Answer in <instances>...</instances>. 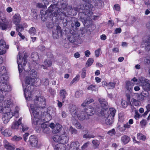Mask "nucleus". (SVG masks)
<instances>
[{
  "label": "nucleus",
  "mask_w": 150,
  "mask_h": 150,
  "mask_svg": "<svg viewBox=\"0 0 150 150\" xmlns=\"http://www.w3.org/2000/svg\"><path fill=\"white\" fill-rule=\"evenodd\" d=\"M28 73L29 76L26 77L25 80V84L23 85V88L25 98L29 100L32 98L31 91V84L34 81V79L37 76V73L34 69L29 70Z\"/></svg>",
  "instance_id": "nucleus-1"
},
{
  "label": "nucleus",
  "mask_w": 150,
  "mask_h": 150,
  "mask_svg": "<svg viewBox=\"0 0 150 150\" xmlns=\"http://www.w3.org/2000/svg\"><path fill=\"white\" fill-rule=\"evenodd\" d=\"M34 102L35 104H31L30 107L34 117H38L39 109L43 108L45 106V99L42 96L38 97L36 96Z\"/></svg>",
  "instance_id": "nucleus-2"
},
{
  "label": "nucleus",
  "mask_w": 150,
  "mask_h": 150,
  "mask_svg": "<svg viewBox=\"0 0 150 150\" xmlns=\"http://www.w3.org/2000/svg\"><path fill=\"white\" fill-rule=\"evenodd\" d=\"M13 103L10 100L2 101L0 104V113H6L11 112Z\"/></svg>",
  "instance_id": "nucleus-3"
},
{
  "label": "nucleus",
  "mask_w": 150,
  "mask_h": 150,
  "mask_svg": "<svg viewBox=\"0 0 150 150\" xmlns=\"http://www.w3.org/2000/svg\"><path fill=\"white\" fill-rule=\"evenodd\" d=\"M96 111V114L99 116H104L106 117L107 115H108L114 118L116 110L114 108H110L109 111L107 112L106 109H102L101 108L98 109L97 108Z\"/></svg>",
  "instance_id": "nucleus-4"
},
{
  "label": "nucleus",
  "mask_w": 150,
  "mask_h": 150,
  "mask_svg": "<svg viewBox=\"0 0 150 150\" xmlns=\"http://www.w3.org/2000/svg\"><path fill=\"white\" fill-rule=\"evenodd\" d=\"M69 111L72 116L75 118H77L81 120H83L86 118L85 115H83L85 114L84 112L79 111L75 105H72L70 106Z\"/></svg>",
  "instance_id": "nucleus-5"
},
{
  "label": "nucleus",
  "mask_w": 150,
  "mask_h": 150,
  "mask_svg": "<svg viewBox=\"0 0 150 150\" xmlns=\"http://www.w3.org/2000/svg\"><path fill=\"white\" fill-rule=\"evenodd\" d=\"M56 4L53 5H51L48 8V9L45 12V15L48 16V15H51L52 13H54V16L55 15V12H56V10L58 9V7H57Z\"/></svg>",
  "instance_id": "nucleus-6"
},
{
  "label": "nucleus",
  "mask_w": 150,
  "mask_h": 150,
  "mask_svg": "<svg viewBox=\"0 0 150 150\" xmlns=\"http://www.w3.org/2000/svg\"><path fill=\"white\" fill-rule=\"evenodd\" d=\"M61 34V28L59 25H57L56 29L52 30V35L54 39H57Z\"/></svg>",
  "instance_id": "nucleus-7"
},
{
  "label": "nucleus",
  "mask_w": 150,
  "mask_h": 150,
  "mask_svg": "<svg viewBox=\"0 0 150 150\" xmlns=\"http://www.w3.org/2000/svg\"><path fill=\"white\" fill-rule=\"evenodd\" d=\"M29 142L33 147H35L37 145L38 139L36 137L35 135H31L30 136Z\"/></svg>",
  "instance_id": "nucleus-8"
},
{
  "label": "nucleus",
  "mask_w": 150,
  "mask_h": 150,
  "mask_svg": "<svg viewBox=\"0 0 150 150\" xmlns=\"http://www.w3.org/2000/svg\"><path fill=\"white\" fill-rule=\"evenodd\" d=\"M13 116V113L11 112L5 113L3 118L4 123L5 124L7 123Z\"/></svg>",
  "instance_id": "nucleus-9"
},
{
  "label": "nucleus",
  "mask_w": 150,
  "mask_h": 150,
  "mask_svg": "<svg viewBox=\"0 0 150 150\" xmlns=\"http://www.w3.org/2000/svg\"><path fill=\"white\" fill-rule=\"evenodd\" d=\"M21 17L19 14H15L13 17L12 21L13 23L16 25H18L20 22Z\"/></svg>",
  "instance_id": "nucleus-10"
},
{
  "label": "nucleus",
  "mask_w": 150,
  "mask_h": 150,
  "mask_svg": "<svg viewBox=\"0 0 150 150\" xmlns=\"http://www.w3.org/2000/svg\"><path fill=\"white\" fill-rule=\"evenodd\" d=\"M21 54L19 52L18 55L17 59V63L18 64V69L19 73L22 72V65L21 63L22 62V57L21 56Z\"/></svg>",
  "instance_id": "nucleus-11"
},
{
  "label": "nucleus",
  "mask_w": 150,
  "mask_h": 150,
  "mask_svg": "<svg viewBox=\"0 0 150 150\" xmlns=\"http://www.w3.org/2000/svg\"><path fill=\"white\" fill-rule=\"evenodd\" d=\"M99 101L101 105V106L100 107L99 105H97L96 106V109L97 108L98 109L99 108H102L103 109H106L107 108H103V107H106L108 105V103L107 101L104 99L103 98H100L99 99Z\"/></svg>",
  "instance_id": "nucleus-12"
},
{
  "label": "nucleus",
  "mask_w": 150,
  "mask_h": 150,
  "mask_svg": "<svg viewBox=\"0 0 150 150\" xmlns=\"http://www.w3.org/2000/svg\"><path fill=\"white\" fill-rule=\"evenodd\" d=\"M95 112H96V110H95L93 108L88 107L85 112L82 111V112H84L85 114L83 115H85L86 118V115H92Z\"/></svg>",
  "instance_id": "nucleus-13"
},
{
  "label": "nucleus",
  "mask_w": 150,
  "mask_h": 150,
  "mask_svg": "<svg viewBox=\"0 0 150 150\" xmlns=\"http://www.w3.org/2000/svg\"><path fill=\"white\" fill-rule=\"evenodd\" d=\"M22 119V117H21L18 119V121L13 122L11 125V128L14 129H18L19 128V126L21 124V121Z\"/></svg>",
  "instance_id": "nucleus-14"
},
{
  "label": "nucleus",
  "mask_w": 150,
  "mask_h": 150,
  "mask_svg": "<svg viewBox=\"0 0 150 150\" xmlns=\"http://www.w3.org/2000/svg\"><path fill=\"white\" fill-rule=\"evenodd\" d=\"M80 145L79 142L77 141L72 142L70 145V150H80L79 147Z\"/></svg>",
  "instance_id": "nucleus-15"
},
{
  "label": "nucleus",
  "mask_w": 150,
  "mask_h": 150,
  "mask_svg": "<svg viewBox=\"0 0 150 150\" xmlns=\"http://www.w3.org/2000/svg\"><path fill=\"white\" fill-rule=\"evenodd\" d=\"M6 43L4 41L2 40H0V55L4 54L6 51L3 50L6 46Z\"/></svg>",
  "instance_id": "nucleus-16"
},
{
  "label": "nucleus",
  "mask_w": 150,
  "mask_h": 150,
  "mask_svg": "<svg viewBox=\"0 0 150 150\" xmlns=\"http://www.w3.org/2000/svg\"><path fill=\"white\" fill-rule=\"evenodd\" d=\"M60 144H64L67 143L69 141V137L66 134L60 136Z\"/></svg>",
  "instance_id": "nucleus-17"
},
{
  "label": "nucleus",
  "mask_w": 150,
  "mask_h": 150,
  "mask_svg": "<svg viewBox=\"0 0 150 150\" xmlns=\"http://www.w3.org/2000/svg\"><path fill=\"white\" fill-rule=\"evenodd\" d=\"M1 88L6 92L11 90V86L7 82L1 84Z\"/></svg>",
  "instance_id": "nucleus-18"
},
{
  "label": "nucleus",
  "mask_w": 150,
  "mask_h": 150,
  "mask_svg": "<svg viewBox=\"0 0 150 150\" xmlns=\"http://www.w3.org/2000/svg\"><path fill=\"white\" fill-rule=\"evenodd\" d=\"M134 85V83L129 81H127L126 82L125 88L127 90L131 92Z\"/></svg>",
  "instance_id": "nucleus-19"
},
{
  "label": "nucleus",
  "mask_w": 150,
  "mask_h": 150,
  "mask_svg": "<svg viewBox=\"0 0 150 150\" xmlns=\"http://www.w3.org/2000/svg\"><path fill=\"white\" fill-rule=\"evenodd\" d=\"M44 64L46 66L44 65L41 66V68H42L44 69H46L47 68V67H49L52 64V62L49 59H46L44 61Z\"/></svg>",
  "instance_id": "nucleus-20"
},
{
  "label": "nucleus",
  "mask_w": 150,
  "mask_h": 150,
  "mask_svg": "<svg viewBox=\"0 0 150 150\" xmlns=\"http://www.w3.org/2000/svg\"><path fill=\"white\" fill-rule=\"evenodd\" d=\"M140 85L142 86V87L145 88V85H146L147 83H149V80L142 77H140L139 78Z\"/></svg>",
  "instance_id": "nucleus-21"
},
{
  "label": "nucleus",
  "mask_w": 150,
  "mask_h": 150,
  "mask_svg": "<svg viewBox=\"0 0 150 150\" xmlns=\"http://www.w3.org/2000/svg\"><path fill=\"white\" fill-rule=\"evenodd\" d=\"M28 57L27 54L25 53L24 54V56L23 57V59H24V63L23 64V68L24 69L25 71H28V67H29V64L26 61V59Z\"/></svg>",
  "instance_id": "nucleus-22"
},
{
  "label": "nucleus",
  "mask_w": 150,
  "mask_h": 150,
  "mask_svg": "<svg viewBox=\"0 0 150 150\" xmlns=\"http://www.w3.org/2000/svg\"><path fill=\"white\" fill-rule=\"evenodd\" d=\"M59 94L60 98L62 100V103H64L66 98V96L67 95V93L65 90L64 88L62 89L60 91Z\"/></svg>",
  "instance_id": "nucleus-23"
},
{
  "label": "nucleus",
  "mask_w": 150,
  "mask_h": 150,
  "mask_svg": "<svg viewBox=\"0 0 150 150\" xmlns=\"http://www.w3.org/2000/svg\"><path fill=\"white\" fill-rule=\"evenodd\" d=\"M4 147L8 150H13L14 148L13 146L10 143H8L6 140L4 141Z\"/></svg>",
  "instance_id": "nucleus-24"
},
{
  "label": "nucleus",
  "mask_w": 150,
  "mask_h": 150,
  "mask_svg": "<svg viewBox=\"0 0 150 150\" xmlns=\"http://www.w3.org/2000/svg\"><path fill=\"white\" fill-rule=\"evenodd\" d=\"M8 77L6 74L2 75L0 76V83L1 84L7 82Z\"/></svg>",
  "instance_id": "nucleus-25"
},
{
  "label": "nucleus",
  "mask_w": 150,
  "mask_h": 150,
  "mask_svg": "<svg viewBox=\"0 0 150 150\" xmlns=\"http://www.w3.org/2000/svg\"><path fill=\"white\" fill-rule=\"evenodd\" d=\"M107 118L105 120V123L108 125H110L112 124L113 122V117H112L108 115H107Z\"/></svg>",
  "instance_id": "nucleus-26"
},
{
  "label": "nucleus",
  "mask_w": 150,
  "mask_h": 150,
  "mask_svg": "<svg viewBox=\"0 0 150 150\" xmlns=\"http://www.w3.org/2000/svg\"><path fill=\"white\" fill-rule=\"evenodd\" d=\"M54 149L55 150H65L66 148L64 144H58L55 146Z\"/></svg>",
  "instance_id": "nucleus-27"
},
{
  "label": "nucleus",
  "mask_w": 150,
  "mask_h": 150,
  "mask_svg": "<svg viewBox=\"0 0 150 150\" xmlns=\"http://www.w3.org/2000/svg\"><path fill=\"white\" fill-rule=\"evenodd\" d=\"M121 140L125 144L127 143L130 140V138L127 135H124L122 137Z\"/></svg>",
  "instance_id": "nucleus-28"
},
{
  "label": "nucleus",
  "mask_w": 150,
  "mask_h": 150,
  "mask_svg": "<svg viewBox=\"0 0 150 150\" xmlns=\"http://www.w3.org/2000/svg\"><path fill=\"white\" fill-rule=\"evenodd\" d=\"M33 124L35 125H38L40 124V120L38 117H34L32 119Z\"/></svg>",
  "instance_id": "nucleus-29"
},
{
  "label": "nucleus",
  "mask_w": 150,
  "mask_h": 150,
  "mask_svg": "<svg viewBox=\"0 0 150 150\" xmlns=\"http://www.w3.org/2000/svg\"><path fill=\"white\" fill-rule=\"evenodd\" d=\"M95 5L96 7L100 8L103 7V2L102 1L97 0L96 2Z\"/></svg>",
  "instance_id": "nucleus-30"
},
{
  "label": "nucleus",
  "mask_w": 150,
  "mask_h": 150,
  "mask_svg": "<svg viewBox=\"0 0 150 150\" xmlns=\"http://www.w3.org/2000/svg\"><path fill=\"white\" fill-rule=\"evenodd\" d=\"M31 56L33 60L35 62H36L38 59V54L37 52L32 53Z\"/></svg>",
  "instance_id": "nucleus-31"
},
{
  "label": "nucleus",
  "mask_w": 150,
  "mask_h": 150,
  "mask_svg": "<svg viewBox=\"0 0 150 150\" xmlns=\"http://www.w3.org/2000/svg\"><path fill=\"white\" fill-rule=\"evenodd\" d=\"M43 3L45 4V5H43L42 3H38L36 4V6L37 7L39 8H45V6L47 4H45V2H47V4L48 2L46 0H44L43 1Z\"/></svg>",
  "instance_id": "nucleus-32"
},
{
  "label": "nucleus",
  "mask_w": 150,
  "mask_h": 150,
  "mask_svg": "<svg viewBox=\"0 0 150 150\" xmlns=\"http://www.w3.org/2000/svg\"><path fill=\"white\" fill-rule=\"evenodd\" d=\"M93 144V146L95 149L97 148L99 146L100 142L97 140H93L92 141Z\"/></svg>",
  "instance_id": "nucleus-33"
},
{
  "label": "nucleus",
  "mask_w": 150,
  "mask_h": 150,
  "mask_svg": "<svg viewBox=\"0 0 150 150\" xmlns=\"http://www.w3.org/2000/svg\"><path fill=\"white\" fill-rule=\"evenodd\" d=\"M62 126L59 123H57L55 125V130L56 133L59 132L62 129Z\"/></svg>",
  "instance_id": "nucleus-34"
},
{
  "label": "nucleus",
  "mask_w": 150,
  "mask_h": 150,
  "mask_svg": "<svg viewBox=\"0 0 150 150\" xmlns=\"http://www.w3.org/2000/svg\"><path fill=\"white\" fill-rule=\"evenodd\" d=\"M11 130L8 129H6L3 132L4 135L6 137L10 136L11 135Z\"/></svg>",
  "instance_id": "nucleus-35"
},
{
  "label": "nucleus",
  "mask_w": 150,
  "mask_h": 150,
  "mask_svg": "<svg viewBox=\"0 0 150 150\" xmlns=\"http://www.w3.org/2000/svg\"><path fill=\"white\" fill-rule=\"evenodd\" d=\"M41 83L45 86L48 85L49 83V80L46 78H42L41 81Z\"/></svg>",
  "instance_id": "nucleus-36"
},
{
  "label": "nucleus",
  "mask_w": 150,
  "mask_h": 150,
  "mask_svg": "<svg viewBox=\"0 0 150 150\" xmlns=\"http://www.w3.org/2000/svg\"><path fill=\"white\" fill-rule=\"evenodd\" d=\"M36 32L35 28L34 27H31L29 30V33L31 35H34Z\"/></svg>",
  "instance_id": "nucleus-37"
},
{
  "label": "nucleus",
  "mask_w": 150,
  "mask_h": 150,
  "mask_svg": "<svg viewBox=\"0 0 150 150\" xmlns=\"http://www.w3.org/2000/svg\"><path fill=\"white\" fill-rule=\"evenodd\" d=\"M83 92L81 90H79L76 92L75 93V96L76 98H79L82 96Z\"/></svg>",
  "instance_id": "nucleus-38"
},
{
  "label": "nucleus",
  "mask_w": 150,
  "mask_h": 150,
  "mask_svg": "<svg viewBox=\"0 0 150 150\" xmlns=\"http://www.w3.org/2000/svg\"><path fill=\"white\" fill-rule=\"evenodd\" d=\"M73 124L77 129H81L82 127V126L80 124L76 121H74L73 122Z\"/></svg>",
  "instance_id": "nucleus-39"
},
{
  "label": "nucleus",
  "mask_w": 150,
  "mask_h": 150,
  "mask_svg": "<svg viewBox=\"0 0 150 150\" xmlns=\"http://www.w3.org/2000/svg\"><path fill=\"white\" fill-rule=\"evenodd\" d=\"M60 136L58 135H54L53 137V139L54 141L57 142H59L60 143Z\"/></svg>",
  "instance_id": "nucleus-40"
},
{
  "label": "nucleus",
  "mask_w": 150,
  "mask_h": 150,
  "mask_svg": "<svg viewBox=\"0 0 150 150\" xmlns=\"http://www.w3.org/2000/svg\"><path fill=\"white\" fill-rule=\"evenodd\" d=\"M137 138L139 139L145 140L146 138V137L145 136L143 135L141 133H139L137 134Z\"/></svg>",
  "instance_id": "nucleus-41"
},
{
  "label": "nucleus",
  "mask_w": 150,
  "mask_h": 150,
  "mask_svg": "<svg viewBox=\"0 0 150 150\" xmlns=\"http://www.w3.org/2000/svg\"><path fill=\"white\" fill-rule=\"evenodd\" d=\"M7 92L1 88L0 89V97L3 99H4V97L6 95Z\"/></svg>",
  "instance_id": "nucleus-42"
},
{
  "label": "nucleus",
  "mask_w": 150,
  "mask_h": 150,
  "mask_svg": "<svg viewBox=\"0 0 150 150\" xmlns=\"http://www.w3.org/2000/svg\"><path fill=\"white\" fill-rule=\"evenodd\" d=\"M93 60L92 58H89L87 61L86 64V67H88L91 66L93 62Z\"/></svg>",
  "instance_id": "nucleus-43"
},
{
  "label": "nucleus",
  "mask_w": 150,
  "mask_h": 150,
  "mask_svg": "<svg viewBox=\"0 0 150 150\" xmlns=\"http://www.w3.org/2000/svg\"><path fill=\"white\" fill-rule=\"evenodd\" d=\"M64 10L62 8H58V9L56 10V12H55V15L57 16L58 15H60L62 13H63L64 12Z\"/></svg>",
  "instance_id": "nucleus-44"
},
{
  "label": "nucleus",
  "mask_w": 150,
  "mask_h": 150,
  "mask_svg": "<svg viewBox=\"0 0 150 150\" xmlns=\"http://www.w3.org/2000/svg\"><path fill=\"white\" fill-rule=\"evenodd\" d=\"M147 121L144 119H143L140 122V125L142 128H144L147 123Z\"/></svg>",
  "instance_id": "nucleus-45"
},
{
  "label": "nucleus",
  "mask_w": 150,
  "mask_h": 150,
  "mask_svg": "<svg viewBox=\"0 0 150 150\" xmlns=\"http://www.w3.org/2000/svg\"><path fill=\"white\" fill-rule=\"evenodd\" d=\"M22 139V137L20 136H17L15 135L12 138V140L14 141H18Z\"/></svg>",
  "instance_id": "nucleus-46"
},
{
  "label": "nucleus",
  "mask_w": 150,
  "mask_h": 150,
  "mask_svg": "<svg viewBox=\"0 0 150 150\" xmlns=\"http://www.w3.org/2000/svg\"><path fill=\"white\" fill-rule=\"evenodd\" d=\"M141 117L142 116H141L138 113V110H135L134 115V118L136 120H137Z\"/></svg>",
  "instance_id": "nucleus-47"
},
{
  "label": "nucleus",
  "mask_w": 150,
  "mask_h": 150,
  "mask_svg": "<svg viewBox=\"0 0 150 150\" xmlns=\"http://www.w3.org/2000/svg\"><path fill=\"white\" fill-rule=\"evenodd\" d=\"M6 69L4 66L1 67L0 69V74L2 75L6 74Z\"/></svg>",
  "instance_id": "nucleus-48"
},
{
  "label": "nucleus",
  "mask_w": 150,
  "mask_h": 150,
  "mask_svg": "<svg viewBox=\"0 0 150 150\" xmlns=\"http://www.w3.org/2000/svg\"><path fill=\"white\" fill-rule=\"evenodd\" d=\"M19 110V109L18 107H16L15 108V110L14 115H13V116H14L16 117L17 118L19 117L18 111Z\"/></svg>",
  "instance_id": "nucleus-49"
},
{
  "label": "nucleus",
  "mask_w": 150,
  "mask_h": 150,
  "mask_svg": "<svg viewBox=\"0 0 150 150\" xmlns=\"http://www.w3.org/2000/svg\"><path fill=\"white\" fill-rule=\"evenodd\" d=\"M23 29V26L21 25H16V30L19 32L22 31Z\"/></svg>",
  "instance_id": "nucleus-50"
},
{
  "label": "nucleus",
  "mask_w": 150,
  "mask_h": 150,
  "mask_svg": "<svg viewBox=\"0 0 150 150\" xmlns=\"http://www.w3.org/2000/svg\"><path fill=\"white\" fill-rule=\"evenodd\" d=\"M69 40L71 42H74L76 41L75 37L74 35H71L69 38Z\"/></svg>",
  "instance_id": "nucleus-51"
},
{
  "label": "nucleus",
  "mask_w": 150,
  "mask_h": 150,
  "mask_svg": "<svg viewBox=\"0 0 150 150\" xmlns=\"http://www.w3.org/2000/svg\"><path fill=\"white\" fill-rule=\"evenodd\" d=\"M69 129L71 133L72 134H76L77 133V130L76 129L73 128L72 126L70 127Z\"/></svg>",
  "instance_id": "nucleus-52"
},
{
  "label": "nucleus",
  "mask_w": 150,
  "mask_h": 150,
  "mask_svg": "<svg viewBox=\"0 0 150 150\" xmlns=\"http://www.w3.org/2000/svg\"><path fill=\"white\" fill-rule=\"evenodd\" d=\"M131 102L132 104L136 106H137L139 105V102L134 99L133 98L131 100Z\"/></svg>",
  "instance_id": "nucleus-53"
},
{
  "label": "nucleus",
  "mask_w": 150,
  "mask_h": 150,
  "mask_svg": "<svg viewBox=\"0 0 150 150\" xmlns=\"http://www.w3.org/2000/svg\"><path fill=\"white\" fill-rule=\"evenodd\" d=\"M107 86L109 89H112L115 87V84L114 83L110 82L108 84Z\"/></svg>",
  "instance_id": "nucleus-54"
},
{
  "label": "nucleus",
  "mask_w": 150,
  "mask_h": 150,
  "mask_svg": "<svg viewBox=\"0 0 150 150\" xmlns=\"http://www.w3.org/2000/svg\"><path fill=\"white\" fill-rule=\"evenodd\" d=\"M141 93L144 98L148 97L149 96V94L148 92L147 91L145 90L142 91Z\"/></svg>",
  "instance_id": "nucleus-55"
},
{
  "label": "nucleus",
  "mask_w": 150,
  "mask_h": 150,
  "mask_svg": "<svg viewBox=\"0 0 150 150\" xmlns=\"http://www.w3.org/2000/svg\"><path fill=\"white\" fill-rule=\"evenodd\" d=\"M46 25L47 27L50 29L54 27V24L52 22H47Z\"/></svg>",
  "instance_id": "nucleus-56"
},
{
  "label": "nucleus",
  "mask_w": 150,
  "mask_h": 150,
  "mask_svg": "<svg viewBox=\"0 0 150 150\" xmlns=\"http://www.w3.org/2000/svg\"><path fill=\"white\" fill-rule=\"evenodd\" d=\"M79 76L77 75L73 79L71 82V84H72L74 83H76L79 81Z\"/></svg>",
  "instance_id": "nucleus-57"
},
{
  "label": "nucleus",
  "mask_w": 150,
  "mask_h": 150,
  "mask_svg": "<svg viewBox=\"0 0 150 150\" xmlns=\"http://www.w3.org/2000/svg\"><path fill=\"white\" fill-rule=\"evenodd\" d=\"M116 133L115 130L114 129H112L111 130L109 131L108 134L111 136H112L113 135H115Z\"/></svg>",
  "instance_id": "nucleus-58"
},
{
  "label": "nucleus",
  "mask_w": 150,
  "mask_h": 150,
  "mask_svg": "<svg viewBox=\"0 0 150 150\" xmlns=\"http://www.w3.org/2000/svg\"><path fill=\"white\" fill-rule=\"evenodd\" d=\"M87 89L88 90L93 91H96V88L95 86L92 84L90 85V86L88 87Z\"/></svg>",
  "instance_id": "nucleus-59"
},
{
  "label": "nucleus",
  "mask_w": 150,
  "mask_h": 150,
  "mask_svg": "<svg viewBox=\"0 0 150 150\" xmlns=\"http://www.w3.org/2000/svg\"><path fill=\"white\" fill-rule=\"evenodd\" d=\"M145 88L143 87V88L145 90H150V84L147 83L146 85H145Z\"/></svg>",
  "instance_id": "nucleus-60"
},
{
  "label": "nucleus",
  "mask_w": 150,
  "mask_h": 150,
  "mask_svg": "<svg viewBox=\"0 0 150 150\" xmlns=\"http://www.w3.org/2000/svg\"><path fill=\"white\" fill-rule=\"evenodd\" d=\"M141 93L140 94L138 95L137 97V99L139 100H143L144 99V97Z\"/></svg>",
  "instance_id": "nucleus-61"
},
{
  "label": "nucleus",
  "mask_w": 150,
  "mask_h": 150,
  "mask_svg": "<svg viewBox=\"0 0 150 150\" xmlns=\"http://www.w3.org/2000/svg\"><path fill=\"white\" fill-rule=\"evenodd\" d=\"M121 104L123 107L125 108L127 105V103L126 101L124 100H122L121 101Z\"/></svg>",
  "instance_id": "nucleus-62"
},
{
  "label": "nucleus",
  "mask_w": 150,
  "mask_h": 150,
  "mask_svg": "<svg viewBox=\"0 0 150 150\" xmlns=\"http://www.w3.org/2000/svg\"><path fill=\"white\" fill-rule=\"evenodd\" d=\"M101 50L100 49H99L95 51V55L96 57H98L99 56Z\"/></svg>",
  "instance_id": "nucleus-63"
},
{
  "label": "nucleus",
  "mask_w": 150,
  "mask_h": 150,
  "mask_svg": "<svg viewBox=\"0 0 150 150\" xmlns=\"http://www.w3.org/2000/svg\"><path fill=\"white\" fill-rule=\"evenodd\" d=\"M122 30L120 28H116L114 33V34H117L118 33H120L121 32Z\"/></svg>",
  "instance_id": "nucleus-64"
}]
</instances>
